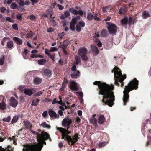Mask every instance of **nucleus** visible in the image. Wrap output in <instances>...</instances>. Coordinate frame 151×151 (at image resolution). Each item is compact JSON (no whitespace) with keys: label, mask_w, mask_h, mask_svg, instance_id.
Instances as JSON below:
<instances>
[{"label":"nucleus","mask_w":151,"mask_h":151,"mask_svg":"<svg viewBox=\"0 0 151 151\" xmlns=\"http://www.w3.org/2000/svg\"><path fill=\"white\" fill-rule=\"evenodd\" d=\"M93 84L98 85L99 89V94L103 95L102 99L103 104L107 105L111 107L115 100L114 96L112 91L114 89V86L107 84L105 83H101L99 81H96Z\"/></svg>","instance_id":"f257e3e1"},{"label":"nucleus","mask_w":151,"mask_h":151,"mask_svg":"<svg viewBox=\"0 0 151 151\" xmlns=\"http://www.w3.org/2000/svg\"><path fill=\"white\" fill-rule=\"evenodd\" d=\"M49 139L51 141L49 135L45 132H41V136H39L37 138L38 143L34 145H25L23 149V151H40L43 147V144H46L45 140Z\"/></svg>","instance_id":"f03ea898"},{"label":"nucleus","mask_w":151,"mask_h":151,"mask_svg":"<svg viewBox=\"0 0 151 151\" xmlns=\"http://www.w3.org/2000/svg\"><path fill=\"white\" fill-rule=\"evenodd\" d=\"M138 81L136 78L130 81L127 85L125 86V89L123 91V102L124 105L128 101L129 96V93L133 89H137L138 88Z\"/></svg>","instance_id":"7ed1b4c3"},{"label":"nucleus","mask_w":151,"mask_h":151,"mask_svg":"<svg viewBox=\"0 0 151 151\" xmlns=\"http://www.w3.org/2000/svg\"><path fill=\"white\" fill-rule=\"evenodd\" d=\"M114 71V79H115V84L118 86L119 84L118 83V81L121 83H122L124 80L126 78L125 76H123L120 69L117 67L115 66L112 72Z\"/></svg>","instance_id":"20e7f679"},{"label":"nucleus","mask_w":151,"mask_h":151,"mask_svg":"<svg viewBox=\"0 0 151 151\" xmlns=\"http://www.w3.org/2000/svg\"><path fill=\"white\" fill-rule=\"evenodd\" d=\"M107 25V29L109 33L112 35H115L117 29V26L114 24L110 22L106 23Z\"/></svg>","instance_id":"39448f33"},{"label":"nucleus","mask_w":151,"mask_h":151,"mask_svg":"<svg viewBox=\"0 0 151 151\" xmlns=\"http://www.w3.org/2000/svg\"><path fill=\"white\" fill-rule=\"evenodd\" d=\"M88 50L84 47L80 48L78 51V54L81 57L83 60L86 61L88 60V57L87 55Z\"/></svg>","instance_id":"423d86ee"},{"label":"nucleus","mask_w":151,"mask_h":151,"mask_svg":"<svg viewBox=\"0 0 151 151\" xmlns=\"http://www.w3.org/2000/svg\"><path fill=\"white\" fill-rule=\"evenodd\" d=\"M78 136V134H76L73 136V138L70 136H68L66 137V140L68 142H71V145H73L77 141L79 138Z\"/></svg>","instance_id":"0eeeda50"},{"label":"nucleus","mask_w":151,"mask_h":151,"mask_svg":"<svg viewBox=\"0 0 151 151\" xmlns=\"http://www.w3.org/2000/svg\"><path fill=\"white\" fill-rule=\"evenodd\" d=\"M80 18L79 16H77L76 17L73 18L70 22V28L71 30L74 31L75 29V25L77 23V21Z\"/></svg>","instance_id":"6e6552de"},{"label":"nucleus","mask_w":151,"mask_h":151,"mask_svg":"<svg viewBox=\"0 0 151 151\" xmlns=\"http://www.w3.org/2000/svg\"><path fill=\"white\" fill-rule=\"evenodd\" d=\"M41 73L43 77L45 78L50 77L52 73V71L47 69H42Z\"/></svg>","instance_id":"1a4fd4ad"},{"label":"nucleus","mask_w":151,"mask_h":151,"mask_svg":"<svg viewBox=\"0 0 151 151\" xmlns=\"http://www.w3.org/2000/svg\"><path fill=\"white\" fill-rule=\"evenodd\" d=\"M2 100V102L0 103V109L4 110L6 109V104L5 103V99L4 97L2 96H0V101Z\"/></svg>","instance_id":"9d476101"},{"label":"nucleus","mask_w":151,"mask_h":151,"mask_svg":"<svg viewBox=\"0 0 151 151\" xmlns=\"http://www.w3.org/2000/svg\"><path fill=\"white\" fill-rule=\"evenodd\" d=\"M48 114L50 117L52 119H54L59 118V116L57 115L56 113L52 109H50L49 110Z\"/></svg>","instance_id":"9b49d317"},{"label":"nucleus","mask_w":151,"mask_h":151,"mask_svg":"<svg viewBox=\"0 0 151 151\" xmlns=\"http://www.w3.org/2000/svg\"><path fill=\"white\" fill-rule=\"evenodd\" d=\"M77 84L76 82L73 81H70L69 85L70 89L73 91H77L78 88L77 87Z\"/></svg>","instance_id":"f8f14e48"},{"label":"nucleus","mask_w":151,"mask_h":151,"mask_svg":"<svg viewBox=\"0 0 151 151\" xmlns=\"http://www.w3.org/2000/svg\"><path fill=\"white\" fill-rule=\"evenodd\" d=\"M85 24L84 22L83 21L79 22L76 26V30L78 32H80L81 30V27H84L85 26Z\"/></svg>","instance_id":"ddd939ff"},{"label":"nucleus","mask_w":151,"mask_h":151,"mask_svg":"<svg viewBox=\"0 0 151 151\" xmlns=\"http://www.w3.org/2000/svg\"><path fill=\"white\" fill-rule=\"evenodd\" d=\"M10 100V105L12 107H16L18 103L17 101L13 97H11Z\"/></svg>","instance_id":"4468645a"},{"label":"nucleus","mask_w":151,"mask_h":151,"mask_svg":"<svg viewBox=\"0 0 151 151\" xmlns=\"http://www.w3.org/2000/svg\"><path fill=\"white\" fill-rule=\"evenodd\" d=\"M34 92V90L33 88H27L24 89V93L26 95L30 96L33 94Z\"/></svg>","instance_id":"2eb2a0df"},{"label":"nucleus","mask_w":151,"mask_h":151,"mask_svg":"<svg viewBox=\"0 0 151 151\" xmlns=\"http://www.w3.org/2000/svg\"><path fill=\"white\" fill-rule=\"evenodd\" d=\"M46 14H43L42 16L45 17H48L49 16H50L51 18L52 17V15L53 13L52 10L51 9H49L46 11Z\"/></svg>","instance_id":"dca6fc26"},{"label":"nucleus","mask_w":151,"mask_h":151,"mask_svg":"<svg viewBox=\"0 0 151 151\" xmlns=\"http://www.w3.org/2000/svg\"><path fill=\"white\" fill-rule=\"evenodd\" d=\"M80 74L79 71L77 70L72 73L71 74V76L72 78H77L79 77Z\"/></svg>","instance_id":"f3484780"},{"label":"nucleus","mask_w":151,"mask_h":151,"mask_svg":"<svg viewBox=\"0 0 151 151\" xmlns=\"http://www.w3.org/2000/svg\"><path fill=\"white\" fill-rule=\"evenodd\" d=\"M13 39L15 42L18 45H21L22 43V40L18 37H14Z\"/></svg>","instance_id":"a211bd4d"},{"label":"nucleus","mask_w":151,"mask_h":151,"mask_svg":"<svg viewBox=\"0 0 151 151\" xmlns=\"http://www.w3.org/2000/svg\"><path fill=\"white\" fill-rule=\"evenodd\" d=\"M96 115L95 114L93 115L92 117L90 119L89 122L91 123L96 125H97V122L96 119L95 118Z\"/></svg>","instance_id":"6ab92c4d"},{"label":"nucleus","mask_w":151,"mask_h":151,"mask_svg":"<svg viewBox=\"0 0 151 151\" xmlns=\"http://www.w3.org/2000/svg\"><path fill=\"white\" fill-rule=\"evenodd\" d=\"M38 51L37 50H32L31 51V53L32 54L30 56V57L33 58H38V54H37V53L38 52Z\"/></svg>","instance_id":"aec40b11"},{"label":"nucleus","mask_w":151,"mask_h":151,"mask_svg":"<svg viewBox=\"0 0 151 151\" xmlns=\"http://www.w3.org/2000/svg\"><path fill=\"white\" fill-rule=\"evenodd\" d=\"M59 104L60 106H59V108L60 110L64 111L65 109L67 108V107L65 103L61 102Z\"/></svg>","instance_id":"412c9836"},{"label":"nucleus","mask_w":151,"mask_h":151,"mask_svg":"<svg viewBox=\"0 0 151 151\" xmlns=\"http://www.w3.org/2000/svg\"><path fill=\"white\" fill-rule=\"evenodd\" d=\"M105 121V119L103 115H101L98 119V123L100 124H103Z\"/></svg>","instance_id":"4be33fe9"},{"label":"nucleus","mask_w":151,"mask_h":151,"mask_svg":"<svg viewBox=\"0 0 151 151\" xmlns=\"http://www.w3.org/2000/svg\"><path fill=\"white\" fill-rule=\"evenodd\" d=\"M91 47L93 51L95 53L94 55L96 56L99 53L98 48L96 46L93 45H91Z\"/></svg>","instance_id":"5701e85b"},{"label":"nucleus","mask_w":151,"mask_h":151,"mask_svg":"<svg viewBox=\"0 0 151 151\" xmlns=\"http://www.w3.org/2000/svg\"><path fill=\"white\" fill-rule=\"evenodd\" d=\"M57 130L59 131L61 130L62 132H63L64 133L65 135H68L70 133V132L67 130L66 129L61 127H58L57 129Z\"/></svg>","instance_id":"b1692460"},{"label":"nucleus","mask_w":151,"mask_h":151,"mask_svg":"<svg viewBox=\"0 0 151 151\" xmlns=\"http://www.w3.org/2000/svg\"><path fill=\"white\" fill-rule=\"evenodd\" d=\"M128 18L127 17H125L122 19L121 21V23L124 25H126L128 24Z\"/></svg>","instance_id":"393cba45"},{"label":"nucleus","mask_w":151,"mask_h":151,"mask_svg":"<svg viewBox=\"0 0 151 151\" xmlns=\"http://www.w3.org/2000/svg\"><path fill=\"white\" fill-rule=\"evenodd\" d=\"M68 82V80L67 78H64L62 83V86L60 89H64L66 87Z\"/></svg>","instance_id":"a878e982"},{"label":"nucleus","mask_w":151,"mask_h":151,"mask_svg":"<svg viewBox=\"0 0 151 151\" xmlns=\"http://www.w3.org/2000/svg\"><path fill=\"white\" fill-rule=\"evenodd\" d=\"M24 125L26 127L27 129H30L32 127L31 124L30 122L29 121H26L24 122Z\"/></svg>","instance_id":"bb28decb"},{"label":"nucleus","mask_w":151,"mask_h":151,"mask_svg":"<svg viewBox=\"0 0 151 151\" xmlns=\"http://www.w3.org/2000/svg\"><path fill=\"white\" fill-rule=\"evenodd\" d=\"M149 16V14L148 12L146 11L143 12L142 14V17L144 19H146Z\"/></svg>","instance_id":"cd10ccee"},{"label":"nucleus","mask_w":151,"mask_h":151,"mask_svg":"<svg viewBox=\"0 0 151 151\" xmlns=\"http://www.w3.org/2000/svg\"><path fill=\"white\" fill-rule=\"evenodd\" d=\"M108 143V142L105 141L101 142L97 144V147L99 148H102L107 144Z\"/></svg>","instance_id":"c85d7f7f"},{"label":"nucleus","mask_w":151,"mask_h":151,"mask_svg":"<svg viewBox=\"0 0 151 151\" xmlns=\"http://www.w3.org/2000/svg\"><path fill=\"white\" fill-rule=\"evenodd\" d=\"M34 82L36 84H39L41 83L42 79L38 78H36L34 79Z\"/></svg>","instance_id":"c756f323"},{"label":"nucleus","mask_w":151,"mask_h":151,"mask_svg":"<svg viewBox=\"0 0 151 151\" xmlns=\"http://www.w3.org/2000/svg\"><path fill=\"white\" fill-rule=\"evenodd\" d=\"M39 100L37 98L34 99L31 104L32 106H37L39 102Z\"/></svg>","instance_id":"7c9ffc66"},{"label":"nucleus","mask_w":151,"mask_h":151,"mask_svg":"<svg viewBox=\"0 0 151 151\" xmlns=\"http://www.w3.org/2000/svg\"><path fill=\"white\" fill-rule=\"evenodd\" d=\"M13 42L12 41H8L7 43V46L9 49H12L13 46Z\"/></svg>","instance_id":"2f4dec72"},{"label":"nucleus","mask_w":151,"mask_h":151,"mask_svg":"<svg viewBox=\"0 0 151 151\" xmlns=\"http://www.w3.org/2000/svg\"><path fill=\"white\" fill-rule=\"evenodd\" d=\"M46 61L44 59H41L38 60L37 63L40 65H44L46 63Z\"/></svg>","instance_id":"473e14b6"},{"label":"nucleus","mask_w":151,"mask_h":151,"mask_svg":"<svg viewBox=\"0 0 151 151\" xmlns=\"http://www.w3.org/2000/svg\"><path fill=\"white\" fill-rule=\"evenodd\" d=\"M40 125L44 128L50 129V126L47 124L45 122H42Z\"/></svg>","instance_id":"72a5a7b5"},{"label":"nucleus","mask_w":151,"mask_h":151,"mask_svg":"<svg viewBox=\"0 0 151 151\" xmlns=\"http://www.w3.org/2000/svg\"><path fill=\"white\" fill-rule=\"evenodd\" d=\"M62 126L64 127H66L68 126L67 119L64 118L62 121Z\"/></svg>","instance_id":"f704fd0d"},{"label":"nucleus","mask_w":151,"mask_h":151,"mask_svg":"<svg viewBox=\"0 0 151 151\" xmlns=\"http://www.w3.org/2000/svg\"><path fill=\"white\" fill-rule=\"evenodd\" d=\"M128 24L129 25H130L132 24H134V19H133L131 17H129V18H128Z\"/></svg>","instance_id":"c9c22d12"},{"label":"nucleus","mask_w":151,"mask_h":151,"mask_svg":"<svg viewBox=\"0 0 151 151\" xmlns=\"http://www.w3.org/2000/svg\"><path fill=\"white\" fill-rule=\"evenodd\" d=\"M69 11L74 15H77L78 14V11L74 9L73 8H70L69 9Z\"/></svg>","instance_id":"e433bc0d"},{"label":"nucleus","mask_w":151,"mask_h":151,"mask_svg":"<svg viewBox=\"0 0 151 151\" xmlns=\"http://www.w3.org/2000/svg\"><path fill=\"white\" fill-rule=\"evenodd\" d=\"M35 35V33L30 31L29 33L26 34V36L28 38H32Z\"/></svg>","instance_id":"4c0bfd02"},{"label":"nucleus","mask_w":151,"mask_h":151,"mask_svg":"<svg viewBox=\"0 0 151 151\" xmlns=\"http://www.w3.org/2000/svg\"><path fill=\"white\" fill-rule=\"evenodd\" d=\"M119 13L120 14H124L125 12V7H121L119 10Z\"/></svg>","instance_id":"58836bf2"},{"label":"nucleus","mask_w":151,"mask_h":151,"mask_svg":"<svg viewBox=\"0 0 151 151\" xmlns=\"http://www.w3.org/2000/svg\"><path fill=\"white\" fill-rule=\"evenodd\" d=\"M93 16V15L91 13H89L88 14L87 16V19L89 21H91L92 20Z\"/></svg>","instance_id":"ea45409f"},{"label":"nucleus","mask_w":151,"mask_h":151,"mask_svg":"<svg viewBox=\"0 0 151 151\" xmlns=\"http://www.w3.org/2000/svg\"><path fill=\"white\" fill-rule=\"evenodd\" d=\"M75 58L76 60V65L79 64H81V61L80 57L77 56H75Z\"/></svg>","instance_id":"a19ab883"},{"label":"nucleus","mask_w":151,"mask_h":151,"mask_svg":"<svg viewBox=\"0 0 151 151\" xmlns=\"http://www.w3.org/2000/svg\"><path fill=\"white\" fill-rule=\"evenodd\" d=\"M30 131L33 134L37 136V138L40 136H41V133L40 134L38 133L35 131H33L32 130H30Z\"/></svg>","instance_id":"79ce46f5"},{"label":"nucleus","mask_w":151,"mask_h":151,"mask_svg":"<svg viewBox=\"0 0 151 151\" xmlns=\"http://www.w3.org/2000/svg\"><path fill=\"white\" fill-rule=\"evenodd\" d=\"M107 31L106 30H103L102 31L101 36V37H106L107 36Z\"/></svg>","instance_id":"37998d69"},{"label":"nucleus","mask_w":151,"mask_h":151,"mask_svg":"<svg viewBox=\"0 0 151 151\" xmlns=\"http://www.w3.org/2000/svg\"><path fill=\"white\" fill-rule=\"evenodd\" d=\"M4 63V56L3 55L0 57V65H2Z\"/></svg>","instance_id":"c03bdc74"},{"label":"nucleus","mask_w":151,"mask_h":151,"mask_svg":"<svg viewBox=\"0 0 151 151\" xmlns=\"http://www.w3.org/2000/svg\"><path fill=\"white\" fill-rule=\"evenodd\" d=\"M18 120V117L17 116H14L11 121V123L12 124L15 123Z\"/></svg>","instance_id":"a18cd8bd"},{"label":"nucleus","mask_w":151,"mask_h":151,"mask_svg":"<svg viewBox=\"0 0 151 151\" xmlns=\"http://www.w3.org/2000/svg\"><path fill=\"white\" fill-rule=\"evenodd\" d=\"M99 37V33L98 32H97L95 34V35L93 37V39L94 42H96V40H98L96 38Z\"/></svg>","instance_id":"49530a36"},{"label":"nucleus","mask_w":151,"mask_h":151,"mask_svg":"<svg viewBox=\"0 0 151 151\" xmlns=\"http://www.w3.org/2000/svg\"><path fill=\"white\" fill-rule=\"evenodd\" d=\"M68 45V44H67L63 43L62 44L60 45L59 46V47L62 48V49H65L67 47Z\"/></svg>","instance_id":"de8ad7c7"},{"label":"nucleus","mask_w":151,"mask_h":151,"mask_svg":"<svg viewBox=\"0 0 151 151\" xmlns=\"http://www.w3.org/2000/svg\"><path fill=\"white\" fill-rule=\"evenodd\" d=\"M62 134V137H61L62 139H65L66 140V137L68 136H69L68 135H65L64 133L63 132H62L61 130L59 131Z\"/></svg>","instance_id":"09e8293b"},{"label":"nucleus","mask_w":151,"mask_h":151,"mask_svg":"<svg viewBox=\"0 0 151 151\" xmlns=\"http://www.w3.org/2000/svg\"><path fill=\"white\" fill-rule=\"evenodd\" d=\"M11 119V117L10 116H8L6 117H5L3 119V121L4 122H9Z\"/></svg>","instance_id":"8fccbe9b"},{"label":"nucleus","mask_w":151,"mask_h":151,"mask_svg":"<svg viewBox=\"0 0 151 151\" xmlns=\"http://www.w3.org/2000/svg\"><path fill=\"white\" fill-rule=\"evenodd\" d=\"M75 94L78 96H80L81 98H82L83 96V93L82 91L76 92Z\"/></svg>","instance_id":"3c124183"},{"label":"nucleus","mask_w":151,"mask_h":151,"mask_svg":"<svg viewBox=\"0 0 151 151\" xmlns=\"http://www.w3.org/2000/svg\"><path fill=\"white\" fill-rule=\"evenodd\" d=\"M58 50V49L55 47H52L50 50V52H52L54 51H57Z\"/></svg>","instance_id":"603ef678"},{"label":"nucleus","mask_w":151,"mask_h":151,"mask_svg":"<svg viewBox=\"0 0 151 151\" xmlns=\"http://www.w3.org/2000/svg\"><path fill=\"white\" fill-rule=\"evenodd\" d=\"M27 18H29L31 20H33L36 19V17L33 15H31L30 16H28L27 17Z\"/></svg>","instance_id":"864d4df0"},{"label":"nucleus","mask_w":151,"mask_h":151,"mask_svg":"<svg viewBox=\"0 0 151 151\" xmlns=\"http://www.w3.org/2000/svg\"><path fill=\"white\" fill-rule=\"evenodd\" d=\"M8 39L7 37H4L2 40L1 43V44L3 46L4 45L5 43L6 42V40Z\"/></svg>","instance_id":"5fc2aeb1"},{"label":"nucleus","mask_w":151,"mask_h":151,"mask_svg":"<svg viewBox=\"0 0 151 151\" xmlns=\"http://www.w3.org/2000/svg\"><path fill=\"white\" fill-rule=\"evenodd\" d=\"M17 7V5L15 3H13L10 6V7L11 9H15Z\"/></svg>","instance_id":"6e6d98bb"},{"label":"nucleus","mask_w":151,"mask_h":151,"mask_svg":"<svg viewBox=\"0 0 151 151\" xmlns=\"http://www.w3.org/2000/svg\"><path fill=\"white\" fill-rule=\"evenodd\" d=\"M61 102V101H57L56 100V99L55 98L54 99L53 101L52 102V104L57 103L60 104Z\"/></svg>","instance_id":"4d7b16f0"},{"label":"nucleus","mask_w":151,"mask_h":151,"mask_svg":"<svg viewBox=\"0 0 151 151\" xmlns=\"http://www.w3.org/2000/svg\"><path fill=\"white\" fill-rule=\"evenodd\" d=\"M109 6H106V7H103L102 8V11L104 13H106L109 9Z\"/></svg>","instance_id":"13d9d810"},{"label":"nucleus","mask_w":151,"mask_h":151,"mask_svg":"<svg viewBox=\"0 0 151 151\" xmlns=\"http://www.w3.org/2000/svg\"><path fill=\"white\" fill-rule=\"evenodd\" d=\"M64 14L65 17L66 18L70 16V14L68 11H66L65 12Z\"/></svg>","instance_id":"bf43d9fd"},{"label":"nucleus","mask_w":151,"mask_h":151,"mask_svg":"<svg viewBox=\"0 0 151 151\" xmlns=\"http://www.w3.org/2000/svg\"><path fill=\"white\" fill-rule=\"evenodd\" d=\"M42 116L44 118H46L47 116V112L45 111L43 112L42 114Z\"/></svg>","instance_id":"052dcab7"},{"label":"nucleus","mask_w":151,"mask_h":151,"mask_svg":"<svg viewBox=\"0 0 151 151\" xmlns=\"http://www.w3.org/2000/svg\"><path fill=\"white\" fill-rule=\"evenodd\" d=\"M17 18L19 20H22V19L21 14H19L16 16Z\"/></svg>","instance_id":"680f3d73"},{"label":"nucleus","mask_w":151,"mask_h":151,"mask_svg":"<svg viewBox=\"0 0 151 151\" xmlns=\"http://www.w3.org/2000/svg\"><path fill=\"white\" fill-rule=\"evenodd\" d=\"M43 93V92L42 91H39L35 93V96H36L38 97L42 95Z\"/></svg>","instance_id":"e2e57ef3"},{"label":"nucleus","mask_w":151,"mask_h":151,"mask_svg":"<svg viewBox=\"0 0 151 151\" xmlns=\"http://www.w3.org/2000/svg\"><path fill=\"white\" fill-rule=\"evenodd\" d=\"M18 89L21 92H22L23 91H24V89L23 86H19Z\"/></svg>","instance_id":"0e129e2a"},{"label":"nucleus","mask_w":151,"mask_h":151,"mask_svg":"<svg viewBox=\"0 0 151 151\" xmlns=\"http://www.w3.org/2000/svg\"><path fill=\"white\" fill-rule=\"evenodd\" d=\"M97 14H95V15L93 16L94 19L95 20H97V21H100V19L97 17Z\"/></svg>","instance_id":"69168bd1"},{"label":"nucleus","mask_w":151,"mask_h":151,"mask_svg":"<svg viewBox=\"0 0 151 151\" xmlns=\"http://www.w3.org/2000/svg\"><path fill=\"white\" fill-rule=\"evenodd\" d=\"M6 9L4 7H1L0 8V10L2 13H4L6 11Z\"/></svg>","instance_id":"338daca9"},{"label":"nucleus","mask_w":151,"mask_h":151,"mask_svg":"<svg viewBox=\"0 0 151 151\" xmlns=\"http://www.w3.org/2000/svg\"><path fill=\"white\" fill-rule=\"evenodd\" d=\"M12 27L14 29L17 30H18V27L17 24H14L12 25Z\"/></svg>","instance_id":"774afa93"}]
</instances>
